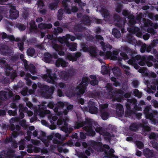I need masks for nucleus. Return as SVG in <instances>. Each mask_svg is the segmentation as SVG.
<instances>
[{
    "mask_svg": "<svg viewBox=\"0 0 158 158\" xmlns=\"http://www.w3.org/2000/svg\"><path fill=\"white\" fill-rule=\"evenodd\" d=\"M108 106V104L107 103H105L101 105L100 107V111H108L107 108Z\"/></svg>",
    "mask_w": 158,
    "mask_h": 158,
    "instance_id": "603ef678",
    "label": "nucleus"
},
{
    "mask_svg": "<svg viewBox=\"0 0 158 158\" xmlns=\"http://www.w3.org/2000/svg\"><path fill=\"white\" fill-rule=\"evenodd\" d=\"M7 76H10L12 79H14L17 76V73L15 70L13 71L12 72H7L6 75Z\"/></svg>",
    "mask_w": 158,
    "mask_h": 158,
    "instance_id": "79ce46f5",
    "label": "nucleus"
},
{
    "mask_svg": "<svg viewBox=\"0 0 158 158\" xmlns=\"http://www.w3.org/2000/svg\"><path fill=\"white\" fill-rule=\"evenodd\" d=\"M112 71L114 75L116 77L118 76V73H120L119 68L117 67H114L112 69Z\"/></svg>",
    "mask_w": 158,
    "mask_h": 158,
    "instance_id": "09e8293b",
    "label": "nucleus"
},
{
    "mask_svg": "<svg viewBox=\"0 0 158 158\" xmlns=\"http://www.w3.org/2000/svg\"><path fill=\"white\" fill-rule=\"evenodd\" d=\"M113 19L115 25L118 27L119 29H113L112 31V34L115 38H119L121 35L120 30L121 31L122 33H124L125 32L124 25L126 22V20L124 18H121L120 16L117 14H114Z\"/></svg>",
    "mask_w": 158,
    "mask_h": 158,
    "instance_id": "f03ea898",
    "label": "nucleus"
},
{
    "mask_svg": "<svg viewBox=\"0 0 158 158\" xmlns=\"http://www.w3.org/2000/svg\"><path fill=\"white\" fill-rule=\"evenodd\" d=\"M14 94L11 91L8 92L4 91H0V100L2 101H6L8 99L12 97Z\"/></svg>",
    "mask_w": 158,
    "mask_h": 158,
    "instance_id": "9d476101",
    "label": "nucleus"
},
{
    "mask_svg": "<svg viewBox=\"0 0 158 158\" xmlns=\"http://www.w3.org/2000/svg\"><path fill=\"white\" fill-rule=\"evenodd\" d=\"M123 8V5L120 3H118L116 6L115 10L118 13H120L121 12Z\"/></svg>",
    "mask_w": 158,
    "mask_h": 158,
    "instance_id": "a18cd8bd",
    "label": "nucleus"
},
{
    "mask_svg": "<svg viewBox=\"0 0 158 158\" xmlns=\"http://www.w3.org/2000/svg\"><path fill=\"white\" fill-rule=\"evenodd\" d=\"M71 0H63L62 2V5L64 8V12L68 14H70L71 12L76 13L78 10V8L77 6H73L70 9L68 6L67 2H70Z\"/></svg>",
    "mask_w": 158,
    "mask_h": 158,
    "instance_id": "423d86ee",
    "label": "nucleus"
},
{
    "mask_svg": "<svg viewBox=\"0 0 158 158\" xmlns=\"http://www.w3.org/2000/svg\"><path fill=\"white\" fill-rule=\"evenodd\" d=\"M102 135L106 136L104 137L105 139L108 140L109 141H110L111 138L112 137V135L111 133L106 131L105 130Z\"/></svg>",
    "mask_w": 158,
    "mask_h": 158,
    "instance_id": "e433bc0d",
    "label": "nucleus"
},
{
    "mask_svg": "<svg viewBox=\"0 0 158 158\" xmlns=\"http://www.w3.org/2000/svg\"><path fill=\"white\" fill-rule=\"evenodd\" d=\"M128 63L134 66V68L136 69H139V66L137 64V62H128Z\"/></svg>",
    "mask_w": 158,
    "mask_h": 158,
    "instance_id": "e2e57ef3",
    "label": "nucleus"
},
{
    "mask_svg": "<svg viewBox=\"0 0 158 158\" xmlns=\"http://www.w3.org/2000/svg\"><path fill=\"white\" fill-rule=\"evenodd\" d=\"M136 112L137 111L134 110H133V109L126 110L125 112V115L126 116H131L133 115L136 114Z\"/></svg>",
    "mask_w": 158,
    "mask_h": 158,
    "instance_id": "c9c22d12",
    "label": "nucleus"
},
{
    "mask_svg": "<svg viewBox=\"0 0 158 158\" xmlns=\"http://www.w3.org/2000/svg\"><path fill=\"white\" fill-rule=\"evenodd\" d=\"M81 22L85 24L90 23L91 20L89 17L88 15H84L82 17Z\"/></svg>",
    "mask_w": 158,
    "mask_h": 158,
    "instance_id": "c85d7f7f",
    "label": "nucleus"
},
{
    "mask_svg": "<svg viewBox=\"0 0 158 158\" xmlns=\"http://www.w3.org/2000/svg\"><path fill=\"white\" fill-rule=\"evenodd\" d=\"M24 44L23 42H20L18 43V46L19 49L22 52H23L24 50Z\"/></svg>",
    "mask_w": 158,
    "mask_h": 158,
    "instance_id": "69168bd1",
    "label": "nucleus"
},
{
    "mask_svg": "<svg viewBox=\"0 0 158 158\" xmlns=\"http://www.w3.org/2000/svg\"><path fill=\"white\" fill-rule=\"evenodd\" d=\"M8 114L10 116H15L17 113L16 110H15L14 111L12 110H9L7 112Z\"/></svg>",
    "mask_w": 158,
    "mask_h": 158,
    "instance_id": "0e129e2a",
    "label": "nucleus"
},
{
    "mask_svg": "<svg viewBox=\"0 0 158 158\" xmlns=\"http://www.w3.org/2000/svg\"><path fill=\"white\" fill-rule=\"evenodd\" d=\"M35 52V49L32 48H28L27 51V55L31 56H33Z\"/></svg>",
    "mask_w": 158,
    "mask_h": 158,
    "instance_id": "c03bdc74",
    "label": "nucleus"
},
{
    "mask_svg": "<svg viewBox=\"0 0 158 158\" xmlns=\"http://www.w3.org/2000/svg\"><path fill=\"white\" fill-rule=\"evenodd\" d=\"M138 128L137 125L135 123H131L129 127L130 130L132 131H135Z\"/></svg>",
    "mask_w": 158,
    "mask_h": 158,
    "instance_id": "3c124183",
    "label": "nucleus"
},
{
    "mask_svg": "<svg viewBox=\"0 0 158 158\" xmlns=\"http://www.w3.org/2000/svg\"><path fill=\"white\" fill-rule=\"evenodd\" d=\"M63 29L60 27H58L57 28H54L53 31V34L55 35H57L59 33L62 32Z\"/></svg>",
    "mask_w": 158,
    "mask_h": 158,
    "instance_id": "de8ad7c7",
    "label": "nucleus"
},
{
    "mask_svg": "<svg viewBox=\"0 0 158 158\" xmlns=\"http://www.w3.org/2000/svg\"><path fill=\"white\" fill-rule=\"evenodd\" d=\"M66 61L62 58H58L57 59L55 63L56 67H59L60 66L63 67H65L67 66Z\"/></svg>",
    "mask_w": 158,
    "mask_h": 158,
    "instance_id": "2eb2a0df",
    "label": "nucleus"
},
{
    "mask_svg": "<svg viewBox=\"0 0 158 158\" xmlns=\"http://www.w3.org/2000/svg\"><path fill=\"white\" fill-rule=\"evenodd\" d=\"M84 29V28L80 25L75 26L74 27V31L76 32H81Z\"/></svg>",
    "mask_w": 158,
    "mask_h": 158,
    "instance_id": "37998d69",
    "label": "nucleus"
},
{
    "mask_svg": "<svg viewBox=\"0 0 158 158\" xmlns=\"http://www.w3.org/2000/svg\"><path fill=\"white\" fill-rule=\"evenodd\" d=\"M139 28L138 27H132L131 28L129 27L127 28V30L130 32H131L134 34L136 33L137 35L138 36V34H140L141 35L142 34L139 32Z\"/></svg>",
    "mask_w": 158,
    "mask_h": 158,
    "instance_id": "b1692460",
    "label": "nucleus"
},
{
    "mask_svg": "<svg viewBox=\"0 0 158 158\" xmlns=\"http://www.w3.org/2000/svg\"><path fill=\"white\" fill-rule=\"evenodd\" d=\"M44 56V61L46 63H50L53 58L56 59L58 57V55L57 54L54 53L51 54L48 52L45 53Z\"/></svg>",
    "mask_w": 158,
    "mask_h": 158,
    "instance_id": "1a4fd4ad",
    "label": "nucleus"
},
{
    "mask_svg": "<svg viewBox=\"0 0 158 158\" xmlns=\"http://www.w3.org/2000/svg\"><path fill=\"white\" fill-rule=\"evenodd\" d=\"M29 24L30 27L31 29H35L36 28L37 26L34 20H31Z\"/></svg>",
    "mask_w": 158,
    "mask_h": 158,
    "instance_id": "052dcab7",
    "label": "nucleus"
},
{
    "mask_svg": "<svg viewBox=\"0 0 158 158\" xmlns=\"http://www.w3.org/2000/svg\"><path fill=\"white\" fill-rule=\"evenodd\" d=\"M19 58V56L18 55H15L13 56H11L10 60L13 62L15 63L17 61Z\"/></svg>",
    "mask_w": 158,
    "mask_h": 158,
    "instance_id": "4d7b16f0",
    "label": "nucleus"
},
{
    "mask_svg": "<svg viewBox=\"0 0 158 158\" xmlns=\"http://www.w3.org/2000/svg\"><path fill=\"white\" fill-rule=\"evenodd\" d=\"M95 130L97 132L99 133L100 134L102 135L103 133L105 131L104 128H103L102 127H97L96 128H95Z\"/></svg>",
    "mask_w": 158,
    "mask_h": 158,
    "instance_id": "6e6d98bb",
    "label": "nucleus"
},
{
    "mask_svg": "<svg viewBox=\"0 0 158 158\" xmlns=\"http://www.w3.org/2000/svg\"><path fill=\"white\" fill-rule=\"evenodd\" d=\"M126 40L128 43L133 45L137 43L136 40L134 38L131 34H127L126 36Z\"/></svg>",
    "mask_w": 158,
    "mask_h": 158,
    "instance_id": "dca6fc26",
    "label": "nucleus"
},
{
    "mask_svg": "<svg viewBox=\"0 0 158 158\" xmlns=\"http://www.w3.org/2000/svg\"><path fill=\"white\" fill-rule=\"evenodd\" d=\"M89 112L92 114H96L97 113L98 111V109L95 106H90L89 107Z\"/></svg>",
    "mask_w": 158,
    "mask_h": 158,
    "instance_id": "ea45409f",
    "label": "nucleus"
},
{
    "mask_svg": "<svg viewBox=\"0 0 158 158\" xmlns=\"http://www.w3.org/2000/svg\"><path fill=\"white\" fill-rule=\"evenodd\" d=\"M127 102H128L132 103V105L134 106L133 110H134L136 111L140 110L141 108L137 105V100L136 99H128L127 100Z\"/></svg>",
    "mask_w": 158,
    "mask_h": 158,
    "instance_id": "f3484780",
    "label": "nucleus"
},
{
    "mask_svg": "<svg viewBox=\"0 0 158 158\" xmlns=\"http://www.w3.org/2000/svg\"><path fill=\"white\" fill-rule=\"evenodd\" d=\"M106 88L108 92L107 96L108 98H112L114 97V95L117 94V93H115V91L117 90L118 89L113 90L112 84L110 83H107L106 85Z\"/></svg>",
    "mask_w": 158,
    "mask_h": 158,
    "instance_id": "6e6552de",
    "label": "nucleus"
},
{
    "mask_svg": "<svg viewBox=\"0 0 158 158\" xmlns=\"http://www.w3.org/2000/svg\"><path fill=\"white\" fill-rule=\"evenodd\" d=\"M100 11L104 20L105 21H108L111 16L109 11L104 7H102Z\"/></svg>",
    "mask_w": 158,
    "mask_h": 158,
    "instance_id": "4468645a",
    "label": "nucleus"
},
{
    "mask_svg": "<svg viewBox=\"0 0 158 158\" xmlns=\"http://www.w3.org/2000/svg\"><path fill=\"white\" fill-rule=\"evenodd\" d=\"M81 47L84 52H88L90 55L92 57H96L98 54L97 51V48L93 46L88 47L86 44L82 43L81 45Z\"/></svg>",
    "mask_w": 158,
    "mask_h": 158,
    "instance_id": "39448f33",
    "label": "nucleus"
},
{
    "mask_svg": "<svg viewBox=\"0 0 158 158\" xmlns=\"http://www.w3.org/2000/svg\"><path fill=\"white\" fill-rule=\"evenodd\" d=\"M38 27L41 29H45L51 28L52 27V25L51 23H42L39 24L38 25Z\"/></svg>",
    "mask_w": 158,
    "mask_h": 158,
    "instance_id": "5701e85b",
    "label": "nucleus"
},
{
    "mask_svg": "<svg viewBox=\"0 0 158 158\" xmlns=\"http://www.w3.org/2000/svg\"><path fill=\"white\" fill-rule=\"evenodd\" d=\"M7 158H13L15 156V151L14 150L10 149L6 152Z\"/></svg>",
    "mask_w": 158,
    "mask_h": 158,
    "instance_id": "c756f323",
    "label": "nucleus"
},
{
    "mask_svg": "<svg viewBox=\"0 0 158 158\" xmlns=\"http://www.w3.org/2000/svg\"><path fill=\"white\" fill-rule=\"evenodd\" d=\"M93 122L91 119L86 118L85 121L78 120L74 124L75 129H78L83 127V130L86 131L85 134L83 132L80 133V138L81 139L86 138V135L89 136H94L96 135V132L93 128Z\"/></svg>",
    "mask_w": 158,
    "mask_h": 158,
    "instance_id": "f257e3e1",
    "label": "nucleus"
},
{
    "mask_svg": "<svg viewBox=\"0 0 158 158\" xmlns=\"http://www.w3.org/2000/svg\"><path fill=\"white\" fill-rule=\"evenodd\" d=\"M104 157L107 158H118V157L114 154L110 153L108 151L105 150L104 152Z\"/></svg>",
    "mask_w": 158,
    "mask_h": 158,
    "instance_id": "473e14b6",
    "label": "nucleus"
},
{
    "mask_svg": "<svg viewBox=\"0 0 158 158\" xmlns=\"http://www.w3.org/2000/svg\"><path fill=\"white\" fill-rule=\"evenodd\" d=\"M117 110V114L120 117L122 116L124 114L123 107V106L121 104H118L116 106Z\"/></svg>",
    "mask_w": 158,
    "mask_h": 158,
    "instance_id": "a211bd4d",
    "label": "nucleus"
},
{
    "mask_svg": "<svg viewBox=\"0 0 158 158\" xmlns=\"http://www.w3.org/2000/svg\"><path fill=\"white\" fill-rule=\"evenodd\" d=\"M133 93L135 97L138 98H141L142 96V93L140 92L137 89H135Z\"/></svg>",
    "mask_w": 158,
    "mask_h": 158,
    "instance_id": "5fc2aeb1",
    "label": "nucleus"
},
{
    "mask_svg": "<svg viewBox=\"0 0 158 158\" xmlns=\"http://www.w3.org/2000/svg\"><path fill=\"white\" fill-rule=\"evenodd\" d=\"M143 154L147 158H152L154 156V152L152 150H150L148 148L144 149Z\"/></svg>",
    "mask_w": 158,
    "mask_h": 158,
    "instance_id": "6ab92c4d",
    "label": "nucleus"
},
{
    "mask_svg": "<svg viewBox=\"0 0 158 158\" xmlns=\"http://www.w3.org/2000/svg\"><path fill=\"white\" fill-rule=\"evenodd\" d=\"M86 89V87H85V86L80 85L77 86L76 89V90L78 91L77 95H81L83 94Z\"/></svg>",
    "mask_w": 158,
    "mask_h": 158,
    "instance_id": "393cba45",
    "label": "nucleus"
},
{
    "mask_svg": "<svg viewBox=\"0 0 158 158\" xmlns=\"http://www.w3.org/2000/svg\"><path fill=\"white\" fill-rule=\"evenodd\" d=\"M75 73V71L73 69H70L67 71H61L59 73V76L61 79L67 81L70 80L74 76Z\"/></svg>",
    "mask_w": 158,
    "mask_h": 158,
    "instance_id": "20e7f679",
    "label": "nucleus"
},
{
    "mask_svg": "<svg viewBox=\"0 0 158 158\" xmlns=\"http://www.w3.org/2000/svg\"><path fill=\"white\" fill-rule=\"evenodd\" d=\"M91 145L94 149L98 150L102 147V144L101 142L93 140L91 142Z\"/></svg>",
    "mask_w": 158,
    "mask_h": 158,
    "instance_id": "a878e982",
    "label": "nucleus"
},
{
    "mask_svg": "<svg viewBox=\"0 0 158 158\" xmlns=\"http://www.w3.org/2000/svg\"><path fill=\"white\" fill-rule=\"evenodd\" d=\"M142 58V56L139 55H138L135 56H133L132 57L131 59H129L128 61V62H133L134 63L137 62L136 60H140Z\"/></svg>",
    "mask_w": 158,
    "mask_h": 158,
    "instance_id": "72a5a7b5",
    "label": "nucleus"
},
{
    "mask_svg": "<svg viewBox=\"0 0 158 158\" xmlns=\"http://www.w3.org/2000/svg\"><path fill=\"white\" fill-rule=\"evenodd\" d=\"M17 27L20 31H24L26 28V27L25 25L21 24L17 25Z\"/></svg>",
    "mask_w": 158,
    "mask_h": 158,
    "instance_id": "338daca9",
    "label": "nucleus"
},
{
    "mask_svg": "<svg viewBox=\"0 0 158 158\" xmlns=\"http://www.w3.org/2000/svg\"><path fill=\"white\" fill-rule=\"evenodd\" d=\"M20 104H19V103L16 102V101H13L10 104V107L11 108L15 109V110H16L18 108V106H20Z\"/></svg>",
    "mask_w": 158,
    "mask_h": 158,
    "instance_id": "8fccbe9b",
    "label": "nucleus"
},
{
    "mask_svg": "<svg viewBox=\"0 0 158 158\" xmlns=\"http://www.w3.org/2000/svg\"><path fill=\"white\" fill-rule=\"evenodd\" d=\"M139 125L141 127H142L143 132H148L151 130L150 127L148 126L145 125L142 123H140Z\"/></svg>",
    "mask_w": 158,
    "mask_h": 158,
    "instance_id": "a19ab883",
    "label": "nucleus"
},
{
    "mask_svg": "<svg viewBox=\"0 0 158 158\" xmlns=\"http://www.w3.org/2000/svg\"><path fill=\"white\" fill-rule=\"evenodd\" d=\"M46 72L47 73L43 76V79L48 83L56 85V81L58 79L56 74L55 73H53L52 70L48 68L46 69Z\"/></svg>",
    "mask_w": 158,
    "mask_h": 158,
    "instance_id": "7ed1b4c3",
    "label": "nucleus"
},
{
    "mask_svg": "<svg viewBox=\"0 0 158 158\" xmlns=\"http://www.w3.org/2000/svg\"><path fill=\"white\" fill-rule=\"evenodd\" d=\"M89 79L88 77H84L82 78L81 82L80 85L87 87L88 85L87 82L89 81Z\"/></svg>",
    "mask_w": 158,
    "mask_h": 158,
    "instance_id": "4c0bfd02",
    "label": "nucleus"
},
{
    "mask_svg": "<svg viewBox=\"0 0 158 158\" xmlns=\"http://www.w3.org/2000/svg\"><path fill=\"white\" fill-rule=\"evenodd\" d=\"M136 145L137 147L139 149H142L144 147L143 143L140 141H137L135 142Z\"/></svg>",
    "mask_w": 158,
    "mask_h": 158,
    "instance_id": "bf43d9fd",
    "label": "nucleus"
},
{
    "mask_svg": "<svg viewBox=\"0 0 158 158\" xmlns=\"http://www.w3.org/2000/svg\"><path fill=\"white\" fill-rule=\"evenodd\" d=\"M100 112L101 116L102 119L105 120L109 118V113L108 111H101Z\"/></svg>",
    "mask_w": 158,
    "mask_h": 158,
    "instance_id": "cd10ccee",
    "label": "nucleus"
},
{
    "mask_svg": "<svg viewBox=\"0 0 158 158\" xmlns=\"http://www.w3.org/2000/svg\"><path fill=\"white\" fill-rule=\"evenodd\" d=\"M115 93H117V94H120L121 95H122L124 99V98H128L131 96L130 93L127 92L124 94V92L121 89H118L117 90L115 91Z\"/></svg>",
    "mask_w": 158,
    "mask_h": 158,
    "instance_id": "412c9836",
    "label": "nucleus"
},
{
    "mask_svg": "<svg viewBox=\"0 0 158 158\" xmlns=\"http://www.w3.org/2000/svg\"><path fill=\"white\" fill-rule=\"evenodd\" d=\"M146 57L145 56H142V58L139 62V64L140 66H144L146 65Z\"/></svg>",
    "mask_w": 158,
    "mask_h": 158,
    "instance_id": "864d4df0",
    "label": "nucleus"
},
{
    "mask_svg": "<svg viewBox=\"0 0 158 158\" xmlns=\"http://www.w3.org/2000/svg\"><path fill=\"white\" fill-rule=\"evenodd\" d=\"M89 95L90 97L93 98H99L101 97V93L99 91L94 90L92 92H90Z\"/></svg>",
    "mask_w": 158,
    "mask_h": 158,
    "instance_id": "aec40b11",
    "label": "nucleus"
},
{
    "mask_svg": "<svg viewBox=\"0 0 158 158\" xmlns=\"http://www.w3.org/2000/svg\"><path fill=\"white\" fill-rule=\"evenodd\" d=\"M68 40L69 39L67 36H66V37L63 36L59 39V42L61 44H65L66 46L67 45L68 43H69Z\"/></svg>",
    "mask_w": 158,
    "mask_h": 158,
    "instance_id": "f704fd0d",
    "label": "nucleus"
},
{
    "mask_svg": "<svg viewBox=\"0 0 158 158\" xmlns=\"http://www.w3.org/2000/svg\"><path fill=\"white\" fill-rule=\"evenodd\" d=\"M3 68L5 69V72L6 75L7 72H10L9 71L13 70V68L9 64H6L3 66Z\"/></svg>",
    "mask_w": 158,
    "mask_h": 158,
    "instance_id": "58836bf2",
    "label": "nucleus"
},
{
    "mask_svg": "<svg viewBox=\"0 0 158 158\" xmlns=\"http://www.w3.org/2000/svg\"><path fill=\"white\" fill-rule=\"evenodd\" d=\"M147 70V69L145 67H143L140 68L138 71L139 73H140L146 74V73Z\"/></svg>",
    "mask_w": 158,
    "mask_h": 158,
    "instance_id": "774afa93",
    "label": "nucleus"
},
{
    "mask_svg": "<svg viewBox=\"0 0 158 158\" xmlns=\"http://www.w3.org/2000/svg\"><path fill=\"white\" fill-rule=\"evenodd\" d=\"M10 10L9 18L11 19H16L19 16V12L16 9V7L11 6Z\"/></svg>",
    "mask_w": 158,
    "mask_h": 158,
    "instance_id": "9b49d317",
    "label": "nucleus"
},
{
    "mask_svg": "<svg viewBox=\"0 0 158 158\" xmlns=\"http://www.w3.org/2000/svg\"><path fill=\"white\" fill-rule=\"evenodd\" d=\"M64 11L62 9H60L58 11L57 13V19L58 20L61 21L64 15Z\"/></svg>",
    "mask_w": 158,
    "mask_h": 158,
    "instance_id": "7c9ffc66",
    "label": "nucleus"
},
{
    "mask_svg": "<svg viewBox=\"0 0 158 158\" xmlns=\"http://www.w3.org/2000/svg\"><path fill=\"white\" fill-rule=\"evenodd\" d=\"M102 73L103 75L108 74L110 73V71L106 66L102 65Z\"/></svg>",
    "mask_w": 158,
    "mask_h": 158,
    "instance_id": "49530a36",
    "label": "nucleus"
},
{
    "mask_svg": "<svg viewBox=\"0 0 158 158\" xmlns=\"http://www.w3.org/2000/svg\"><path fill=\"white\" fill-rule=\"evenodd\" d=\"M61 130L65 133H70L71 131V129H69L67 127L64 126H62L61 127Z\"/></svg>",
    "mask_w": 158,
    "mask_h": 158,
    "instance_id": "680f3d73",
    "label": "nucleus"
},
{
    "mask_svg": "<svg viewBox=\"0 0 158 158\" xmlns=\"http://www.w3.org/2000/svg\"><path fill=\"white\" fill-rule=\"evenodd\" d=\"M123 50L126 52L129 55L131 56V57L135 55V52L132 49L127 46H125L123 47Z\"/></svg>",
    "mask_w": 158,
    "mask_h": 158,
    "instance_id": "bb28decb",
    "label": "nucleus"
},
{
    "mask_svg": "<svg viewBox=\"0 0 158 158\" xmlns=\"http://www.w3.org/2000/svg\"><path fill=\"white\" fill-rule=\"evenodd\" d=\"M120 55L122 57L119 56L117 57L113 54H112L110 58L112 60H118L119 61H122L123 59L124 60H128L129 58L128 56L125 52H121L120 53Z\"/></svg>",
    "mask_w": 158,
    "mask_h": 158,
    "instance_id": "f8f14e48",
    "label": "nucleus"
},
{
    "mask_svg": "<svg viewBox=\"0 0 158 158\" xmlns=\"http://www.w3.org/2000/svg\"><path fill=\"white\" fill-rule=\"evenodd\" d=\"M43 89L45 91V92L43 94L45 97L47 98L51 99L52 98L55 87L54 86H51L50 87L47 85H44L42 87Z\"/></svg>",
    "mask_w": 158,
    "mask_h": 158,
    "instance_id": "0eeeda50",
    "label": "nucleus"
},
{
    "mask_svg": "<svg viewBox=\"0 0 158 158\" xmlns=\"http://www.w3.org/2000/svg\"><path fill=\"white\" fill-rule=\"evenodd\" d=\"M57 6V4L55 2H52L49 4L48 6L49 9L52 10H53L55 9Z\"/></svg>",
    "mask_w": 158,
    "mask_h": 158,
    "instance_id": "13d9d810",
    "label": "nucleus"
},
{
    "mask_svg": "<svg viewBox=\"0 0 158 158\" xmlns=\"http://www.w3.org/2000/svg\"><path fill=\"white\" fill-rule=\"evenodd\" d=\"M81 54L80 52H77L76 53L67 54L66 56V59L72 61H76L77 59L81 56Z\"/></svg>",
    "mask_w": 158,
    "mask_h": 158,
    "instance_id": "ddd939ff",
    "label": "nucleus"
},
{
    "mask_svg": "<svg viewBox=\"0 0 158 158\" xmlns=\"http://www.w3.org/2000/svg\"><path fill=\"white\" fill-rule=\"evenodd\" d=\"M100 44L104 52H106V50L111 49L112 46L108 43H105L103 41H101Z\"/></svg>",
    "mask_w": 158,
    "mask_h": 158,
    "instance_id": "4be33fe9",
    "label": "nucleus"
},
{
    "mask_svg": "<svg viewBox=\"0 0 158 158\" xmlns=\"http://www.w3.org/2000/svg\"><path fill=\"white\" fill-rule=\"evenodd\" d=\"M66 46L69 48V50L72 52L77 50V44L76 43H68Z\"/></svg>",
    "mask_w": 158,
    "mask_h": 158,
    "instance_id": "2f4dec72",
    "label": "nucleus"
}]
</instances>
